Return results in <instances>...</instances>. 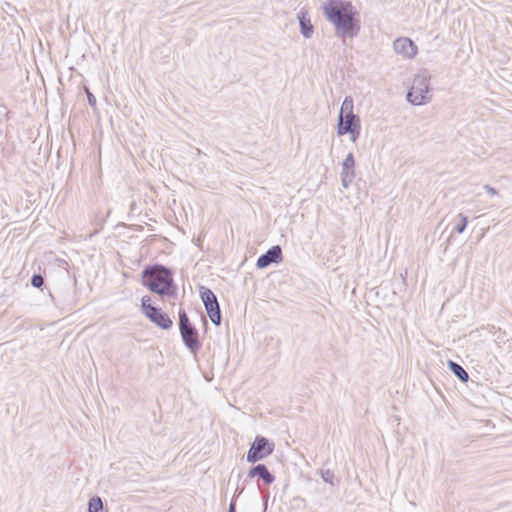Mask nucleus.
I'll list each match as a JSON object with an SVG mask.
<instances>
[{
	"label": "nucleus",
	"mask_w": 512,
	"mask_h": 512,
	"mask_svg": "<svg viewBox=\"0 0 512 512\" xmlns=\"http://www.w3.org/2000/svg\"><path fill=\"white\" fill-rule=\"evenodd\" d=\"M282 260V248L279 245H274L258 257L256 266L259 269H264L273 263H280Z\"/></svg>",
	"instance_id": "6e6552de"
},
{
	"label": "nucleus",
	"mask_w": 512,
	"mask_h": 512,
	"mask_svg": "<svg viewBox=\"0 0 512 512\" xmlns=\"http://www.w3.org/2000/svg\"><path fill=\"white\" fill-rule=\"evenodd\" d=\"M297 19L299 22L300 32L302 36L306 39L312 37L314 33V26L311 22V17L309 15V11L306 7H302L297 14Z\"/></svg>",
	"instance_id": "f8f14e48"
},
{
	"label": "nucleus",
	"mask_w": 512,
	"mask_h": 512,
	"mask_svg": "<svg viewBox=\"0 0 512 512\" xmlns=\"http://www.w3.org/2000/svg\"><path fill=\"white\" fill-rule=\"evenodd\" d=\"M325 19L334 27L337 38L356 37L361 29L360 15L356 7L346 0H326L321 5Z\"/></svg>",
	"instance_id": "f257e3e1"
},
{
	"label": "nucleus",
	"mask_w": 512,
	"mask_h": 512,
	"mask_svg": "<svg viewBox=\"0 0 512 512\" xmlns=\"http://www.w3.org/2000/svg\"><path fill=\"white\" fill-rule=\"evenodd\" d=\"M320 475H321V477H322V479H323V481L325 483H328V484H330L332 486L336 485L335 482H334L335 475H334V472L332 470H330V469H326V470L321 469L320 470Z\"/></svg>",
	"instance_id": "f3484780"
},
{
	"label": "nucleus",
	"mask_w": 512,
	"mask_h": 512,
	"mask_svg": "<svg viewBox=\"0 0 512 512\" xmlns=\"http://www.w3.org/2000/svg\"><path fill=\"white\" fill-rule=\"evenodd\" d=\"M483 188L490 195H497L498 194L497 190L495 188H493L492 186L488 185V184L484 185Z\"/></svg>",
	"instance_id": "5701e85b"
},
{
	"label": "nucleus",
	"mask_w": 512,
	"mask_h": 512,
	"mask_svg": "<svg viewBox=\"0 0 512 512\" xmlns=\"http://www.w3.org/2000/svg\"><path fill=\"white\" fill-rule=\"evenodd\" d=\"M179 331L181 339L187 349L192 353H197L202 345L199 339V333L183 309L179 310Z\"/></svg>",
	"instance_id": "20e7f679"
},
{
	"label": "nucleus",
	"mask_w": 512,
	"mask_h": 512,
	"mask_svg": "<svg viewBox=\"0 0 512 512\" xmlns=\"http://www.w3.org/2000/svg\"><path fill=\"white\" fill-rule=\"evenodd\" d=\"M141 283L151 293L162 297H176L177 285L174 282V271L162 264L147 265L141 272Z\"/></svg>",
	"instance_id": "f03ea898"
},
{
	"label": "nucleus",
	"mask_w": 512,
	"mask_h": 512,
	"mask_svg": "<svg viewBox=\"0 0 512 512\" xmlns=\"http://www.w3.org/2000/svg\"><path fill=\"white\" fill-rule=\"evenodd\" d=\"M30 282L33 287L41 288L44 285V277L39 273H35L32 275Z\"/></svg>",
	"instance_id": "6ab92c4d"
},
{
	"label": "nucleus",
	"mask_w": 512,
	"mask_h": 512,
	"mask_svg": "<svg viewBox=\"0 0 512 512\" xmlns=\"http://www.w3.org/2000/svg\"><path fill=\"white\" fill-rule=\"evenodd\" d=\"M268 497H269V495H267V497L264 499V503L267 502Z\"/></svg>",
	"instance_id": "b1692460"
},
{
	"label": "nucleus",
	"mask_w": 512,
	"mask_h": 512,
	"mask_svg": "<svg viewBox=\"0 0 512 512\" xmlns=\"http://www.w3.org/2000/svg\"><path fill=\"white\" fill-rule=\"evenodd\" d=\"M353 99L351 96H346L340 107L339 115H353Z\"/></svg>",
	"instance_id": "dca6fc26"
},
{
	"label": "nucleus",
	"mask_w": 512,
	"mask_h": 512,
	"mask_svg": "<svg viewBox=\"0 0 512 512\" xmlns=\"http://www.w3.org/2000/svg\"><path fill=\"white\" fill-rule=\"evenodd\" d=\"M449 370L461 381L467 382L469 380V375L466 370L457 362L453 360L448 361Z\"/></svg>",
	"instance_id": "4468645a"
},
{
	"label": "nucleus",
	"mask_w": 512,
	"mask_h": 512,
	"mask_svg": "<svg viewBox=\"0 0 512 512\" xmlns=\"http://www.w3.org/2000/svg\"><path fill=\"white\" fill-rule=\"evenodd\" d=\"M199 292L200 298L211 322L215 326H220L222 322V314L216 294L210 288L204 286L200 287Z\"/></svg>",
	"instance_id": "0eeeda50"
},
{
	"label": "nucleus",
	"mask_w": 512,
	"mask_h": 512,
	"mask_svg": "<svg viewBox=\"0 0 512 512\" xmlns=\"http://www.w3.org/2000/svg\"><path fill=\"white\" fill-rule=\"evenodd\" d=\"M141 311L146 318L163 330H168L173 325L170 316L160 307L152 305L151 298L147 295L141 299Z\"/></svg>",
	"instance_id": "39448f33"
},
{
	"label": "nucleus",
	"mask_w": 512,
	"mask_h": 512,
	"mask_svg": "<svg viewBox=\"0 0 512 512\" xmlns=\"http://www.w3.org/2000/svg\"><path fill=\"white\" fill-rule=\"evenodd\" d=\"M274 449L275 444L273 441L264 436L257 435L246 454V460L249 463L255 464L271 455Z\"/></svg>",
	"instance_id": "423d86ee"
},
{
	"label": "nucleus",
	"mask_w": 512,
	"mask_h": 512,
	"mask_svg": "<svg viewBox=\"0 0 512 512\" xmlns=\"http://www.w3.org/2000/svg\"><path fill=\"white\" fill-rule=\"evenodd\" d=\"M393 48L397 54H401L406 58H413L418 51L415 43L406 37L397 38L393 42Z\"/></svg>",
	"instance_id": "9d476101"
},
{
	"label": "nucleus",
	"mask_w": 512,
	"mask_h": 512,
	"mask_svg": "<svg viewBox=\"0 0 512 512\" xmlns=\"http://www.w3.org/2000/svg\"><path fill=\"white\" fill-rule=\"evenodd\" d=\"M104 504L99 496H93L88 501V512H103Z\"/></svg>",
	"instance_id": "2eb2a0df"
},
{
	"label": "nucleus",
	"mask_w": 512,
	"mask_h": 512,
	"mask_svg": "<svg viewBox=\"0 0 512 512\" xmlns=\"http://www.w3.org/2000/svg\"><path fill=\"white\" fill-rule=\"evenodd\" d=\"M459 222L455 225L454 227V231H456L457 233L461 234L465 231L466 227H467V224H468V217L465 216L464 214L460 213L459 214Z\"/></svg>",
	"instance_id": "a211bd4d"
},
{
	"label": "nucleus",
	"mask_w": 512,
	"mask_h": 512,
	"mask_svg": "<svg viewBox=\"0 0 512 512\" xmlns=\"http://www.w3.org/2000/svg\"><path fill=\"white\" fill-rule=\"evenodd\" d=\"M429 92L430 74L428 72L417 74L407 92V100L412 105H424L430 100Z\"/></svg>",
	"instance_id": "7ed1b4c3"
},
{
	"label": "nucleus",
	"mask_w": 512,
	"mask_h": 512,
	"mask_svg": "<svg viewBox=\"0 0 512 512\" xmlns=\"http://www.w3.org/2000/svg\"><path fill=\"white\" fill-rule=\"evenodd\" d=\"M239 494H235L233 496V498L231 499L230 501V504H229V508H228V512H237L236 511V498L238 497Z\"/></svg>",
	"instance_id": "4be33fe9"
},
{
	"label": "nucleus",
	"mask_w": 512,
	"mask_h": 512,
	"mask_svg": "<svg viewBox=\"0 0 512 512\" xmlns=\"http://www.w3.org/2000/svg\"><path fill=\"white\" fill-rule=\"evenodd\" d=\"M247 476L249 478H258L262 482L269 486L275 481V476L269 471L268 467L263 463H258L252 466Z\"/></svg>",
	"instance_id": "9b49d317"
},
{
	"label": "nucleus",
	"mask_w": 512,
	"mask_h": 512,
	"mask_svg": "<svg viewBox=\"0 0 512 512\" xmlns=\"http://www.w3.org/2000/svg\"><path fill=\"white\" fill-rule=\"evenodd\" d=\"M360 118L358 115H338L337 134L339 136L346 135L352 127L360 125Z\"/></svg>",
	"instance_id": "ddd939ff"
},
{
	"label": "nucleus",
	"mask_w": 512,
	"mask_h": 512,
	"mask_svg": "<svg viewBox=\"0 0 512 512\" xmlns=\"http://www.w3.org/2000/svg\"><path fill=\"white\" fill-rule=\"evenodd\" d=\"M84 91H85V94L87 96V100H88V103L89 105L92 107V108H96V97L94 96V94L90 91V89L88 87H84Z\"/></svg>",
	"instance_id": "412c9836"
},
{
	"label": "nucleus",
	"mask_w": 512,
	"mask_h": 512,
	"mask_svg": "<svg viewBox=\"0 0 512 512\" xmlns=\"http://www.w3.org/2000/svg\"><path fill=\"white\" fill-rule=\"evenodd\" d=\"M361 124L352 127L349 131H346V134L350 135V139L352 142H356L360 136Z\"/></svg>",
	"instance_id": "aec40b11"
},
{
	"label": "nucleus",
	"mask_w": 512,
	"mask_h": 512,
	"mask_svg": "<svg viewBox=\"0 0 512 512\" xmlns=\"http://www.w3.org/2000/svg\"><path fill=\"white\" fill-rule=\"evenodd\" d=\"M355 158L352 152L348 153L342 162L341 184L347 189L355 178Z\"/></svg>",
	"instance_id": "1a4fd4ad"
}]
</instances>
